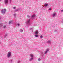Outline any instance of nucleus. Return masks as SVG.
<instances>
[{
  "instance_id": "2",
  "label": "nucleus",
  "mask_w": 63,
  "mask_h": 63,
  "mask_svg": "<svg viewBox=\"0 0 63 63\" xmlns=\"http://www.w3.org/2000/svg\"><path fill=\"white\" fill-rule=\"evenodd\" d=\"M6 11V9H2L1 10V12L3 14V15H4L5 14V12Z\"/></svg>"
},
{
  "instance_id": "14",
  "label": "nucleus",
  "mask_w": 63,
  "mask_h": 63,
  "mask_svg": "<svg viewBox=\"0 0 63 63\" xmlns=\"http://www.w3.org/2000/svg\"><path fill=\"white\" fill-rule=\"evenodd\" d=\"M34 36L35 38H37L38 37V36H39V35H37V34H35V35H34Z\"/></svg>"
},
{
  "instance_id": "22",
  "label": "nucleus",
  "mask_w": 63,
  "mask_h": 63,
  "mask_svg": "<svg viewBox=\"0 0 63 63\" xmlns=\"http://www.w3.org/2000/svg\"><path fill=\"white\" fill-rule=\"evenodd\" d=\"M20 63V61H19L17 62V63Z\"/></svg>"
},
{
  "instance_id": "28",
  "label": "nucleus",
  "mask_w": 63,
  "mask_h": 63,
  "mask_svg": "<svg viewBox=\"0 0 63 63\" xmlns=\"http://www.w3.org/2000/svg\"><path fill=\"white\" fill-rule=\"evenodd\" d=\"M38 61H40V58L38 59Z\"/></svg>"
},
{
  "instance_id": "23",
  "label": "nucleus",
  "mask_w": 63,
  "mask_h": 63,
  "mask_svg": "<svg viewBox=\"0 0 63 63\" xmlns=\"http://www.w3.org/2000/svg\"><path fill=\"white\" fill-rule=\"evenodd\" d=\"M6 26H3V28H6Z\"/></svg>"
},
{
  "instance_id": "7",
  "label": "nucleus",
  "mask_w": 63,
  "mask_h": 63,
  "mask_svg": "<svg viewBox=\"0 0 63 63\" xmlns=\"http://www.w3.org/2000/svg\"><path fill=\"white\" fill-rule=\"evenodd\" d=\"M30 19H29L27 20V24H30Z\"/></svg>"
},
{
  "instance_id": "4",
  "label": "nucleus",
  "mask_w": 63,
  "mask_h": 63,
  "mask_svg": "<svg viewBox=\"0 0 63 63\" xmlns=\"http://www.w3.org/2000/svg\"><path fill=\"white\" fill-rule=\"evenodd\" d=\"M35 16H36V15L35 14H34L31 16V18L33 19V18L35 17Z\"/></svg>"
},
{
  "instance_id": "33",
  "label": "nucleus",
  "mask_w": 63,
  "mask_h": 63,
  "mask_svg": "<svg viewBox=\"0 0 63 63\" xmlns=\"http://www.w3.org/2000/svg\"><path fill=\"white\" fill-rule=\"evenodd\" d=\"M0 20H1V18H0Z\"/></svg>"
},
{
  "instance_id": "1",
  "label": "nucleus",
  "mask_w": 63,
  "mask_h": 63,
  "mask_svg": "<svg viewBox=\"0 0 63 63\" xmlns=\"http://www.w3.org/2000/svg\"><path fill=\"white\" fill-rule=\"evenodd\" d=\"M9 1H10V2H11V1H12V0H4V3L5 4H6V5H7V4H8V3L9 2Z\"/></svg>"
},
{
  "instance_id": "12",
  "label": "nucleus",
  "mask_w": 63,
  "mask_h": 63,
  "mask_svg": "<svg viewBox=\"0 0 63 63\" xmlns=\"http://www.w3.org/2000/svg\"><path fill=\"white\" fill-rule=\"evenodd\" d=\"M16 13H15L14 15V18H16Z\"/></svg>"
},
{
  "instance_id": "36",
  "label": "nucleus",
  "mask_w": 63,
  "mask_h": 63,
  "mask_svg": "<svg viewBox=\"0 0 63 63\" xmlns=\"http://www.w3.org/2000/svg\"><path fill=\"white\" fill-rule=\"evenodd\" d=\"M0 26H1V25H0Z\"/></svg>"
},
{
  "instance_id": "34",
  "label": "nucleus",
  "mask_w": 63,
  "mask_h": 63,
  "mask_svg": "<svg viewBox=\"0 0 63 63\" xmlns=\"http://www.w3.org/2000/svg\"><path fill=\"white\" fill-rule=\"evenodd\" d=\"M40 60H41V59H40Z\"/></svg>"
},
{
  "instance_id": "13",
  "label": "nucleus",
  "mask_w": 63,
  "mask_h": 63,
  "mask_svg": "<svg viewBox=\"0 0 63 63\" xmlns=\"http://www.w3.org/2000/svg\"><path fill=\"white\" fill-rule=\"evenodd\" d=\"M13 24V21H9V24Z\"/></svg>"
},
{
  "instance_id": "8",
  "label": "nucleus",
  "mask_w": 63,
  "mask_h": 63,
  "mask_svg": "<svg viewBox=\"0 0 63 63\" xmlns=\"http://www.w3.org/2000/svg\"><path fill=\"white\" fill-rule=\"evenodd\" d=\"M47 43H48V44H51V41L48 40V41H47Z\"/></svg>"
},
{
  "instance_id": "30",
  "label": "nucleus",
  "mask_w": 63,
  "mask_h": 63,
  "mask_svg": "<svg viewBox=\"0 0 63 63\" xmlns=\"http://www.w3.org/2000/svg\"><path fill=\"white\" fill-rule=\"evenodd\" d=\"M12 60H11V62L12 63Z\"/></svg>"
},
{
  "instance_id": "9",
  "label": "nucleus",
  "mask_w": 63,
  "mask_h": 63,
  "mask_svg": "<svg viewBox=\"0 0 63 63\" xmlns=\"http://www.w3.org/2000/svg\"><path fill=\"white\" fill-rule=\"evenodd\" d=\"M19 9L18 8L17 9H16L15 10L14 12H17L18 11H19Z\"/></svg>"
},
{
  "instance_id": "32",
  "label": "nucleus",
  "mask_w": 63,
  "mask_h": 63,
  "mask_svg": "<svg viewBox=\"0 0 63 63\" xmlns=\"http://www.w3.org/2000/svg\"><path fill=\"white\" fill-rule=\"evenodd\" d=\"M62 22H63V19L62 20Z\"/></svg>"
},
{
  "instance_id": "27",
  "label": "nucleus",
  "mask_w": 63,
  "mask_h": 63,
  "mask_svg": "<svg viewBox=\"0 0 63 63\" xmlns=\"http://www.w3.org/2000/svg\"><path fill=\"white\" fill-rule=\"evenodd\" d=\"M2 39H3V38H4V36H3L2 37H1Z\"/></svg>"
},
{
  "instance_id": "15",
  "label": "nucleus",
  "mask_w": 63,
  "mask_h": 63,
  "mask_svg": "<svg viewBox=\"0 0 63 63\" xmlns=\"http://www.w3.org/2000/svg\"><path fill=\"white\" fill-rule=\"evenodd\" d=\"M30 56L31 57H33L34 56V55H33L32 54H30Z\"/></svg>"
},
{
  "instance_id": "25",
  "label": "nucleus",
  "mask_w": 63,
  "mask_h": 63,
  "mask_svg": "<svg viewBox=\"0 0 63 63\" xmlns=\"http://www.w3.org/2000/svg\"><path fill=\"white\" fill-rule=\"evenodd\" d=\"M16 7H14L13 8V9H16Z\"/></svg>"
},
{
  "instance_id": "17",
  "label": "nucleus",
  "mask_w": 63,
  "mask_h": 63,
  "mask_svg": "<svg viewBox=\"0 0 63 63\" xmlns=\"http://www.w3.org/2000/svg\"><path fill=\"white\" fill-rule=\"evenodd\" d=\"M48 5V4H44V6H45L46 7H47Z\"/></svg>"
},
{
  "instance_id": "16",
  "label": "nucleus",
  "mask_w": 63,
  "mask_h": 63,
  "mask_svg": "<svg viewBox=\"0 0 63 63\" xmlns=\"http://www.w3.org/2000/svg\"><path fill=\"white\" fill-rule=\"evenodd\" d=\"M20 31L21 32H23V30L22 29H20Z\"/></svg>"
},
{
  "instance_id": "35",
  "label": "nucleus",
  "mask_w": 63,
  "mask_h": 63,
  "mask_svg": "<svg viewBox=\"0 0 63 63\" xmlns=\"http://www.w3.org/2000/svg\"><path fill=\"white\" fill-rule=\"evenodd\" d=\"M0 1H1V0H0Z\"/></svg>"
},
{
  "instance_id": "5",
  "label": "nucleus",
  "mask_w": 63,
  "mask_h": 63,
  "mask_svg": "<svg viewBox=\"0 0 63 63\" xmlns=\"http://www.w3.org/2000/svg\"><path fill=\"white\" fill-rule=\"evenodd\" d=\"M39 34V32L37 30H36L35 31L34 34L35 35H38Z\"/></svg>"
},
{
  "instance_id": "24",
  "label": "nucleus",
  "mask_w": 63,
  "mask_h": 63,
  "mask_svg": "<svg viewBox=\"0 0 63 63\" xmlns=\"http://www.w3.org/2000/svg\"><path fill=\"white\" fill-rule=\"evenodd\" d=\"M30 30H32V32H33V30L32 29V28H31L30 29Z\"/></svg>"
},
{
  "instance_id": "29",
  "label": "nucleus",
  "mask_w": 63,
  "mask_h": 63,
  "mask_svg": "<svg viewBox=\"0 0 63 63\" xmlns=\"http://www.w3.org/2000/svg\"><path fill=\"white\" fill-rule=\"evenodd\" d=\"M57 31L56 30L55 31H54V32H56Z\"/></svg>"
},
{
  "instance_id": "10",
  "label": "nucleus",
  "mask_w": 63,
  "mask_h": 63,
  "mask_svg": "<svg viewBox=\"0 0 63 63\" xmlns=\"http://www.w3.org/2000/svg\"><path fill=\"white\" fill-rule=\"evenodd\" d=\"M33 57H31L30 58V59L29 60V61H32V60H33Z\"/></svg>"
},
{
  "instance_id": "3",
  "label": "nucleus",
  "mask_w": 63,
  "mask_h": 63,
  "mask_svg": "<svg viewBox=\"0 0 63 63\" xmlns=\"http://www.w3.org/2000/svg\"><path fill=\"white\" fill-rule=\"evenodd\" d=\"M7 58H9V57H10L11 56V52H8L7 55Z\"/></svg>"
},
{
  "instance_id": "21",
  "label": "nucleus",
  "mask_w": 63,
  "mask_h": 63,
  "mask_svg": "<svg viewBox=\"0 0 63 63\" xmlns=\"http://www.w3.org/2000/svg\"><path fill=\"white\" fill-rule=\"evenodd\" d=\"M27 16L28 18H29V17H30V16H29V15H28Z\"/></svg>"
},
{
  "instance_id": "18",
  "label": "nucleus",
  "mask_w": 63,
  "mask_h": 63,
  "mask_svg": "<svg viewBox=\"0 0 63 63\" xmlns=\"http://www.w3.org/2000/svg\"><path fill=\"white\" fill-rule=\"evenodd\" d=\"M7 35H8V34H6L5 35H4V38H5V37H6V36H7Z\"/></svg>"
},
{
  "instance_id": "19",
  "label": "nucleus",
  "mask_w": 63,
  "mask_h": 63,
  "mask_svg": "<svg viewBox=\"0 0 63 63\" xmlns=\"http://www.w3.org/2000/svg\"><path fill=\"white\" fill-rule=\"evenodd\" d=\"M17 25L18 26H19L20 25L19 23H18L17 24Z\"/></svg>"
},
{
  "instance_id": "31",
  "label": "nucleus",
  "mask_w": 63,
  "mask_h": 63,
  "mask_svg": "<svg viewBox=\"0 0 63 63\" xmlns=\"http://www.w3.org/2000/svg\"><path fill=\"white\" fill-rule=\"evenodd\" d=\"M61 12H63V10H61Z\"/></svg>"
},
{
  "instance_id": "20",
  "label": "nucleus",
  "mask_w": 63,
  "mask_h": 63,
  "mask_svg": "<svg viewBox=\"0 0 63 63\" xmlns=\"http://www.w3.org/2000/svg\"><path fill=\"white\" fill-rule=\"evenodd\" d=\"M40 38H41V39H42L43 38V35H41L40 36Z\"/></svg>"
},
{
  "instance_id": "6",
  "label": "nucleus",
  "mask_w": 63,
  "mask_h": 63,
  "mask_svg": "<svg viewBox=\"0 0 63 63\" xmlns=\"http://www.w3.org/2000/svg\"><path fill=\"white\" fill-rule=\"evenodd\" d=\"M49 51V49H47L46 50V51L45 52V54H47V52Z\"/></svg>"
},
{
  "instance_id": "11",
  "label": "nucleus",
  "mask_w": 63,
  "mask_h": 63,
  "mask_svg": "<svg viewBox=\"0 0 63 63\" xmlns=\"http://www.w3.org/2000/svg\"><path fill=\"white\" fill-rule=\"evenodd\" d=\"M56 14V13H54L53 14V17H54V16H55Z\"/></svg>"
},
{
  "instance_id": "26",
  "label": "nucleus",
  "mask_w": 63,
  "mask_h": 63,
  "mask_svg": "<svg viewBox=\"0 0 63 63\" xmlns=\"http://www.w3.org/2000/svg\"><path fill=\"white\" fill-rule=\"evenodd\" d=\"M51 10V8H49V10Z\"/></svg>"
}]
</instances>
